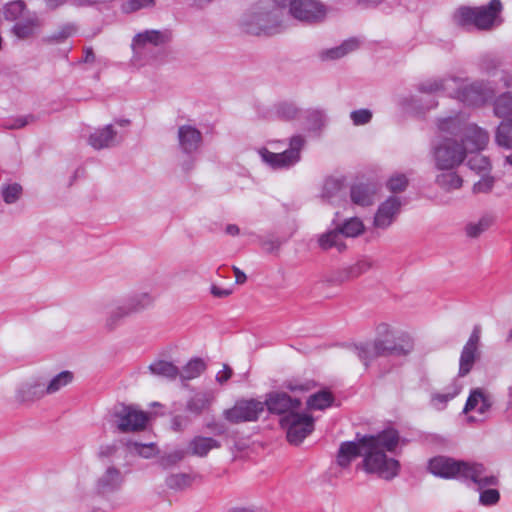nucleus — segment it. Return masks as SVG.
I'll return each mask as SVG.
<instances>
[{
    "mask_svg": "<svg viewBox=\"0 0 512 512\" xmlns=\"http://www.w3.org/2000/svg\"><path fill=\"white\" fill-rule=\"evenodd\" d=\"M376 192L374 186L370 184H354L350 190V197L354 204L360 206H370L373 204V197Z\"/></svg>",
    "mask_w": 512,
    "mask_h": 512,
    "instance_id": "25",
    "label": "nucleus"
},
{
    "mask_svg": "<svg viewBox=\"0 0 512 512\" xmlns=\"http://www.w3.org/2000/svg\"><path fill=\"white\" fill-rule=\"evenodd\" d=\"M455 85L457 89L451 95L468 106H481L495 96L494 87L487 81L477 80L462 87Z\"/></svg>",
    "mask_w": 512,
    "mask_h": 512,
    "instance_id": "9",
    "label": "nucleus"
},
{
    "mask_svg": "<svg viewBox=\"0 0 512 512\" xmlns=\"http://www.w3.org/2000/svg\"><path fill=\"white\" fill-rule=\"evenodd\" d=\"M130 315L139 313L148 307H150L154 298L146 292L133 294L123 300H121Z\"/></svg>",
    "mask_w": 512,
    "mask_h": 512,
    "instance_id": "26",
    "label": "nucleus"
},
{
    "mask_svg": "<svg viewBox=\"0 0 512 512\" xmlns=\"http://www.w3.org/2000/svg\"><path fill=\"white\" fill-rule=\"evenodd\" d=\"M36 117L32 114L26 116H19L13 119H8L3 122V127L6 129H20L29 123L35 122Z\"/></svg>",
    "mask_w": 512,
    "mask_h": 512,
    "instance_id": "52",
    "label": "nucleus"
},
{
    "mask_svg": "<svg viewBox=\"0 0 512 512\" xmlns=\"http://www.w3.org/2000/svg\"><path fill=\"white\" fill-rule=\"evenodd\" d=\"M155 0H127L122 9L125 13L136 12L143 8H151L155 6Z\"/></svg>",
    "mask_w": 512,
    "mask_h": 512,
    "instance_id": "55",
    "label": "nucleus"
},
{
    "mask_svg": "<svg viewBox=\"0 0 512 512\" xmlns=\"http://www.w3.org/2000/svg\"><path fill=\"white\" fill-rule=\"evenodd\" d=\"M305 145V138L294 135L290 139L289 148L282 153H273L266 148L260 150L262 160L274 169L288 168L300 160V152Z\"/></svg>",
    "mask_w": 512,
    "mask_h": 512,
    "instance_id": "8",
    "label": "nucleus"
},
{
    "mask_svg": "<svg viewBox=\"0 0 512 512\" xmlns=\"http://www.w3.org/2000/svg\"><path fill=\"white\" fill-rule=\"evenodd\" d=\"M429 470L432 474L450 479L458 478L471 480L479 488L498 485V478L494 475L484 476L485 467L480 463H469L453 458L438 456L429 461Z\"/></svg>",
    "mask_w": 512,
    "mask_h": 512,
    "instance_id": "3",
    "label": "nucleus"
},
{
    "mask_svg": "<svg viewBox=\"0 0 512 512\" xmlns=\"http://www.w3.org/2000/svg\"><path fill=\"white\" fill-rule=\"evenodd\" d=\"M206 369L204 361L200 358H194L190 360L182 369L179 371V375L183 380H191L201 375Z\"/></svg>",
    "mask_w": 512,
    "mask_h": 512,
    "instance_id": "40",
    "label": "nucleus"
},
{
    "mask_svg": "<svg viewBox=\"0 0 512 512\" xmlns=\"http://www.w3.org/2000/svg\"><path fill=\"white\" fill-rule=\"evenodd\" d=\"M117 429L122 433L144 430L148 422V414L133 406L121 405L114 412Z\"/></svg>",
    "mask_w": 512,
    "mask_h": 512,
    "instance_id": "13",
    "label": "nucleus"
},
{
    "mask_svg": "<svg viewBox=\"0 0 512 512\" xmlns=\"http://www.w3.org/2000/svg\"><path fill=\"white\" fill-rule=\"evenodd\" d=\"M130 316L129 312L121 301L114 304L107 312L104 327L107 331H114L126 317Z\"/></svg>",
    "mask_w": 512,
    "mask_h": 512,
    "instance_id": "27",
    "label": "nucleus"
},
{
    "mask_svg": "<svg viewBox=\"0 0 512 512\" xmlns=\"http://www.w3.org/2000/svg\"><path fill=\"white\" fill-rule=\"evenodd\" d=\"M408 186V179L404 174H396L387 182V188L393 193L403 192Z\"/></svg>",
    "mask_w": 512,
    "mask_h": 512,
    "instance_id": "53",
    "label": "nucleus"
},
{
    "mask_svg": "<svg viewBox=\"0 0 512 512\" xmlns=\"http://www.w3.org/2000/svg\"><path fill=\"white\" fill-rule=\"evenodd\" d=\"M334 395L329 390H321L309 396L307 406L313 410H324L334 403Z\"/></svg>",
    "mask_w": 512,
    "mask_h": 512,
    "instance_id": "31",
    "label": "nucleus"
},
{
    "mask_svg": "<svg viewBox=\"0 0 512 512\" xmlns=\"http://www.w3.org/2000/svg\"><path fill=\"white\" fill-rule=\"evenodd\" d=\"M74 379L71 371L65 370L55 375L50 381H46V392L48 395L58 392L63 387L69 385Z\"/></svg>",
    "mask_w": 512,
    "mask_h": 512,
    "instance_id": "34",
    "label": "nucleus"
},
{
    "mask_svg": "<svg viewBox=\"0 0 512 512\" xmlns=\"http://www.w3.org/2000/svg\"><path fill=\"white\" fill-rule=\"evenodd\" d=\"M128 446L144 458L151 457L155 451V445L153 443L141 444L138 442H130Z\"/></svg>",
    "mask_w": 512,
    "mask_h": 512,
    "instance_id": "59",
    "label": "nucleus"
},
{
    "mask_svg": "<svg viewBox=\"0 0 512 512\" xmlns=\"http://www.w3.org/2000/svg\"><path fill=\"white\" fill-rule=\"evenodd\" d=\"M210 402L211 400L206 393H197L188 400L186 409L195 415H199L209 407Z\"/></svg>",
    "mask_w": 512,
    "mask_h": 512,
    "instance_id": "43",
    "label": "nucleus"
},
{
    "mask_svg": "<svg viewBox=\"0 0 512 512\" xmlns=\"http://www.w3.org/2000/svg\"><path fill=\"white\" fill-rule=\"evenodd\" d=\"M494 178L492 176L482 177L478 182L473 185V193H489L494 186Z\"/></svg>",
    "mask_w": 512,
    "mask_h": 512,
    "instance_id": "58",
    "label": "nucleus"
},
{
    "mask_svg": "<svg viewBox=\"0 0 512 512\" xmlns=\"http://www.w3.org/2000/svg\"><path fill=\"white\" fill-rule=\"evenodd\" d=\"M298 108L292 104V103H280L276 107V116L284 121H290L297 117L298 115Z\"/></svg>",
    "mask_w": 512,
    "mask_h": 512,
    "instance_id": "48",
    "label": "nucleus"
},
{
    "mask_svg": "<svg viewBox=\"0 0 512 512\" xmlns=\"http://www.w3.org/2000/svg\"><path fill=\"white\" fill-rule=\"evenodd\" d=\"M41 23L35 13L27 12V15L17 21L12 28V32L20 39H26L33 36L39 29Z\"/></svg>",
    "mask_w": 512,
    "mask_h": 512,
    "instance_id": "23",
    "label": "nucleus"
},
{
    "mask_svg": "<svg viewBox=\"0 0 512 512\" xmlns=\"http://www.w3.org/2000/svg\"><path fill=\"white\" fill-rule=\"evenodd\" d=\"M373 266V262L369 259H362L347 268L337 271L329 281L332 284H341L355 278L367 272Z\"/></svg>",
    "mask_w": 512,
    "mask_h": 512,
    "instance_id": "21",
    "label": "nucleus"
},
{
    "mask_svg": "<svg viewBox=\"0 0 512 512\" xmlns=\"http://www.w3.org/2000/svg\"><path fill=\"white\" fill-rule=\"evenodd\" d=\"M400 436L396 429L388 428L376 435H364L361 440L364 447L363 469L385 480L395 478L400 470V463L389 458L385 451L393 452L399 444Z\"/></svg>",
    "mask_w": 512,
    "mask_h": 512,
    "instance_id": "1",
    "label": "nucleus"
},
{
    "mask_svg": "<svg viewBox=\"0 0 512 512\" xmlns=\"http://www.w3.org/2000/svg\"><path fill=\"white\" fill-rule=\"evenodd\" d=\"M281 428L286 430V437L289 443L299 445L313 432L314 418L306 413L298 412L285 418H280Z\"/></svg>",
    "mask_w": 512,
    "mask_h": 512,
    "instance_id": "10",
    "label": "nucleus"
},
{
    "mask_svg": "<svg viewBox=\"0 0 512 512\" xmlns=\"http://www.w3.org/2000/svg\"><path fill=\"white\" fill-rule=\"evenodd\" d=\"M22 191L23 189L20 184L13 183L3 186L1 189V194L5 203L13 204L20 198Z\"/></svg>",
    "mask_w": 512,
    "mask_h": 512,
    "instance_id": "47",
    "label": "nucleus"
},
{
    "mask_svg": "<svg viewBox=\"0 0 512 512\" xmlns=\"http://www.w3.org/2000/svg\"><path fill=\"white\" fill-rule=\"evenodd\" d=\"M196 477L187 473L171 474L166 478V485L173 490H183L191 486Z\"/></svg>",
    "mask_w": 512,
    "mask_h": 512,
    "instance_id": "42",
    "label": "nucleus"
},
{
    "mask_svg": "<svg viewBox=\"0 0 512 512\" xmlns=\"http://www.w3.org/2000/svg\"><path fill=\"white\" fill-rule=\"evenodd\" d=\"M27 12L26 4L22 0L12 1L4 7V17L8 21H19Z\"/></svg>",
    "mask_w": 512,
    "mask_h": 512,
    "instance_id": "38",
    "label": "nucleus"
},
{
    "mask_svg": "<svg viewBox=\"0 0 512 512\" xmlns=\"http://www.w3.org/2000/svg\"><path fill=\"white\" fill-rule=\"evenodd\" d=\"M75 31L76 28L74 25L66 24L56 34L53 35V39L57 42H62L70 37Z\"/></svg>",
    "mask_w": 512,
    "mask_h": 512,
    "instance_id": "60",
    "label": "nucleus"
},
{
    "mask_svg": "<svg viewBox=\"0 0 512 512\" xmlns=\"http://www.w3.org/2000/svg\"><path fill=\"white\" fill-rule=\"evenodd\" d=\"M262 404H264V408L266 407L270 414L285 418L298 413L301 400L291 397L286 392L272 391L266 394Z\"/></svg>",
    "mask_w": 512,
    "mask_h": 512,
    "instance_id": "12",
    "label": "nucleus"
},
{
    "mask_svg": "<svg viewBox=\"0 0 512 512\" xmlns=\"http://www.w3.org/2000/svg\"><path fill=\"white\" fill-rule=\"evenodd\" d=\"M438 129L457 137L458 142L465 149V155L468 152L483 150L489 141V135L485 130L475 124L464 123L457 117L440 119Z\"/></svg>",
    "mask_w": 512,
    "mask_h": 512,
    "instance_id": "4",
    "label": "nucleus"
},
{
    "mask_svg": "<svg viewBox=\"0 0 512 512\" xmlns=\"http://www.w3.org/2000/svg\"><path fill=\"white\" fill-rule=\"evenodd\" d=\"M437 185L447 191L450 192L452 190H456L462 187L463 179L460 175L452 170H446V172H442L436 177Z\"/></svg>",
    "mask_w": 512,
    "mask_h": 512,
    "instance_id": "32",
    "label": "nucleus"
},
{
    "mask_svg": "<svg viewBox=\"0 0 512 512\" xmlns=\"http://www.w3.org/2000/svg\"><path fill=\"white\" fill-rule=\"evenodd\" d=\"M305 118L310 131L320 130L327 121L326 112L319 108L308 109Z\"/></svg>",
    "mask_w": 512,
    "mask_h": 512,
    "instance_id": "39",
    "label": "nucleus"
},
{
    "mask_svg": "<svg viewBox=\"0 0 512 512\" xmlns=\"http://www.w3.org/2000/svg\"><path fill=\"white\" fill-rule=\"evenodd\" d=\"M363 436L364 435L357 433L355 441L341 443L337 454V463L339 466L343 468L348 467L353 459L358 456H363L364 447L361 443Z\"/></svg>",
    "mask_w": 512,
    "mask_h": 512,
    "instance_id": "19",
    "label": "nucleus"
},
{
    "mask_svg": "<svg viewBox=\"0 0 512 512\" xmlns=\"http://www.w3.org/2000/svg\"><path fill=\"white\" fill-rule=\"evenodd\" d=\"M500 81L503 83V87L512 89V74L508 71L501 70Z\"/></svg>",
    "mask_w": 512,
    "mask_h": 512,
    "instance_id": "62",
    "label": "nucleus"
},
{
    "mask_svg": "<svg viewBox=\"0 0 512 512\" xmlns=\"http://www.w3.org/2000/svg\"><path fill=\"white\" fill-rule=\"evenodd\" d=\"M413 340L405 333L396 336L391 327L380 323L376 327V337L372 342H363L354 345L358 358L368 366L378 357L406 356L413 350Z\"/></svg>",
    "mask_w": 512,
    "mask_h": 512,
    "instance_id": "2",
    "label": "nucleus"
},
{
    "mask_svg": "<svg viewBox=\"0 0 512 512\" xmlns=\"http://www.w3.org/2000/svg\"><path fill=\"white\" fill-rule=\"evenodd\" d=\"M232 374V369L227 364H224L223 370L218 372L216 375V381L219 384H224L231 378Z\"/></svg>",
    "mask_w": 512,
    "mask_h": 512,
    "instance_id": "61",
    "label": "nucleus"
},
{
    "mask_svg": "<svg viewBox=\"0 0 512 512\" xmlns=\"http://www.w3.org/2000/svg\"><path fill=\"white\" fill-rule=\"evenodd\" d=\"M122 483L121 471L114 466H110L97 479L96 490L101 495H108L120 489Z\"/></svg>",
    "mask_w": 512,
    "mask_h": 512,
    "instance_id": "18",
    "label": "nucleus"
},
{
    "mask_svg": "<svg viewBox=\"0 0 512 512\" xmlns=\"http://www.w3.org/2000/svg\"><path fill=\"white\" fill-rule=\"evenodd\" d=\"M485 487L481 488V493L479 497L480 504L484 506H492L498 503L500 499V493L497 489L489 488L484 489ZM480 490V488L478 487Z\"/></svg>",
    "mask_w": 512,
    "mask_h": 512,
    "instance_id": "51",
    "label": "nucleus"
},
{
    "mask_svg": "<svg viewBox=\"0 0 512 512\" xmlns=\"http://www.w3.org/2000/svg\"><path fill=\"white\" fill-rule=\"evenodd\" d=\"M342 189V182L338 179L329 178L325 181L323 190H322V198L331 201L335 198L338 193Z\"/></svg>",
    "mask_w": 512,
    "mask_h": 512,
    "instance_id": "49",
    "label": "nucleus"
},
{
    "mask_svg": "<svg viewBox=\"0 0 512 512\" xmlns=\"http://www.w3.org/2000/svg\"><path fill=\"white\" fill-rule=\"evenodd\" d=\"M439 132L441 140L433 146L436 167L439 170H453L466 158L465 149L458 142L457 137L440 130Z\"/></svg>",
    "mask_w": 512,
    "mask_h": 512,
    "instance_id": "7",
    "label": "nucleus"
},
{
    "mask_svg": "<svg viewBox=\"0 0 512 512\" xmlns=\"http://www.w3.org/2000/svg\"><path fill=\"white\" fill-rule=\"evenodd\" d=\"M461 389L462 386L456 380H454L449 386L445 388V392L432 394V405L438 410L444 409L447 403L460 393Z\"/></svg>",
    "mask_w": 512,
    "mask_h": 512,
    "instance_id": "28",
    "label": "nucleus"
},
{
    "mask_svg": "<svg viewBox=\"0 0 512 512\" xmlns=\"http://www.w3.org/2000/svg\"><path fill=\"white\" fill-rule=\"evenodd\" d=\"M211 294L217 298H224L231 294L230 290L222 289L216 285L211 286Z\"/></svg>",
    "mask_w": 512,
    "mask_h": 512,
    "instance_id": "63",
    "label": "nucleus"
},
{
    "mask_svg": "<svg viewBox=\"0 0 512 512\" xmlns=\"http://www.w3.org/2000/svg\"><path fill=\"white\" fill-rule=\"evenodd\" d=\"M478 66L482 73L494 77L502 67V60L495 55L486 54L479 59Z\"/></svg>",
    "mask_w": 512,
    "mask_h": 512,
    "instance_id": "36",
    "label": "nucleus"
},
{
    "mask_svg": "<svg viewBox=\"0 0 512 512\" xmlns=\"http://www.w3.org/2000/svg\"><path fill=\"white\" fill-rule=\"evenodd\" d=\"M401 201L396 196H390L385 202H383L374 217V225L380 229L388 228L396 219L400 212Z\"/></svg>",
    "mask_w": 512,
    "mask_h": 512,
    "instance_id": "16",
    "label": "nucleus"
},
{
    "mask_svg": "<svg viewBox=\"0 0 512 512\" xmlns=\"http://www.w3.org/2000/svg\"><path fill=\"white\" fill-rule=\"evenodd\" d=\"M178 142L183 153L192 155L202 145V133L194 126L182 125L178 128Z\"/></svg>",
    "mask_w": 512,
    "mask_h": 512,
    "instance_id": "17",
    "label": "nucleus"
},
{
    "mask_svg": "<svg viewBox=\"0 0 512 512\" xmlns=\"http://www.w3.org/2000/svg\"><path fill=\"white\" fill-rule=\"evenodd\" d=\"M341 236L357 237L364 231V225L359 218L353 217L346 220L341 226L337 227Z\"/></svg>",
    "mask_w": 512,
    "mask_h": 512,
    "instance_id": "44",
    "label": "nucleus"
},
{
    "mask_svg": "<svg viewBox=\"0 0 512 512\" xmlns=\"http://www.w3.org/2000/svg\"><path fill=\"white\" fill-rule=\"evenodd\" d=\"M263 411L264 404H262V401L256 399H242L236 401L232 408L224 410L223 416L230 423L238 424L257 421Z\"/></svg>",
    "mask_w": 512,
    "mask_h": 512,
    "instance_id": "11",
    "label": "nucleus"
},
{
    "mask_svg": "<svg viewBox=\"0 0 512 512\" xmlns=\"http://www.w3.org/2000/svg\"><path fill=\"white\" fill-rule=\"evenodd\" d=\"M220 447L221 443L214 438L195 436L188 444L187 453L193 456L205 457L212 449Z\"/></svg>",
    "mask_w": 512,
    "mask_h": 512,
    "instance_id": "24",
    "label": "nucleus"
},
{
    "mask_svg": "<svg viewBox=\"0 0 512 512\" xmlns=\"http://www.w3.org/2000/svg\"><path fill=\"white\" fill-rule=\"evenodd\" d=\"M186 454H187V452L185 450H182V449L174 450L170 453L163 455L159 460V465L163 469H168V468L176 465L181 460H183Z\"/></svg>",
    "mask_w": 512,
    "mask_h": 512,
    "instance_id": "50",
    "label": "nucleus"
},
{
    "mask_svg": "<svg viewBox=\"0 0 512 512\" xmlns=\"http://www.w3.org/2000/svg\"><path fill=\"white\" fill-rule=\"evenodd\" d=\"M467 165L471 170H475L477 172H484L490 169V162L488 158L480 154L472 156L468 160Z\"/></svg>",
    "mask_w": 512,
    "mask_h": 512,
    "instance_id": "56",
    "label": "nucleus"
},
{
    "mask_svg": "<svg viewBox=\"0 0 512 512\" xmlns=\"http://www.w3.org/2000/svg\"><path fill=\"white\" fill-rule=\"evenodd\" d=\"M492 222V217L484 216L480 218L477 223L468 224L466 226V234L471 238H476L486 231L491 226Z\"/></svg>",
    "mask_w": 512,
    "mask_h": 512,
    "instance_id": "46",
    "label": "nucleus"
},
{
    "mask_svg": "<svg viewBox=\"0 0 512 512\" xmlns=\"http://www.w3.org/2000/svg\"><path fill=\"white\" fill-rule=\"evenodd\" d=\"M481 328L479 325L474 326L473 331L463 346L459 359V377H465L472 370L475 362L480 358L479 350Z\"/></svg>",
    "mask_w": 512,
    "mask_h": 512,
    "instance_id": "14",
    "label": "nucleus"
},
{
    "mask_svg": "<svg viewBox=\"0 0 512 512\" xmlns=\"http://www.w3.org/2000/svg\"><path fill=\"white\" fill-rule=\"evenodd\" d=\"M502 11L500 0H491L480 7L462 6L453 15V21L460 27L474 26L479 30H490Z\"/></svg>",
    "mask_w": 512,
    "mask_h": 512,
    "instance_id": "5",
    "label": "nucleus"
},
{
    "mask_svg": "<svg viewBox=\"0 0 512 512\" xmlns=\"http://www.w3.org/2000/svg\"><path fill=\"white\" fill-rule=\"evenodd\" d=\"M117 132L112 124H108L101 129L95 130L88 139L89 145L96 150L110 148L118 144Z\"/></svg>",
    "mask_w": 512,
    "mask_h": 512,
    "instance_id": "20",
    "label": "nucleus"
},
{
    "mask_svg": "<svg viewBox=\"0 0 512 512\" xmlns=\"http://www.w3.org/2000/svg\"><path fill=\"white\" fill-rule=\"evenodd\" d=\"M492 407L491 397L484 392L481 388L471 390L470 395L466 401L463 409L464 413L472 410H477L480 414H485Z\"/></svg>",
    "mask_w": 512,
    "mask_h": 512,
    "instance_id": "22",
    "label": "nucleus"
},
{
    "mask_svg": "<svg viewBox=\"0 0 512 512\" xmlns=\"http://www.w3.org/2000/svg\"><path fill=\"white\" fill-rule=\"evenodd\" d=\"M350 118L355 126L368 124L372 119V112L369 109L354 110Z\"/></svg>",
    "mask_w": 512,
    "mask_h": 512,
    "instance_id": "57",
    "label": "nucleus"
},
{
    "mask_svg": "<svg viewBox=\"0 0 512 512\" xmlns=\"http://www.w3.org/2000/svg\"><path fill=\"white\" fill-rule=\"evenodd\" d=\"M207 427L214 431L216 435H223L226 432L225 426L216 422L208 423Z\"/></svg>",
    "mask_w": 512,
    "mask_h": 512,
    "instance_id": "64",
    "label": "nucleus"
},
{
    "mask_svg": "<svg viewBox=\"0 0 512 512\" xmlns=\"http://www.w3.org/2000/svg\"><path fill=\"white\" fill-rule=\"evenodd\" d=\"M279 8H287L288 15L306 24L323 22L328 14V7L320 0H274Z\"/></svg>",
    "mask_w": 512,
    "mask_h": 512,
    "instance_id": "6",
    "label": "nucleus"
},
{
    "mask_svg": "<svg viewBox=\"0 0 512 512\" xmlns=\"http://www.w3.org/2000/svg\"><path fill=\"white\" fill-rule=\"evenodd\" d=\"M496 142L499 146L512 148V117L503 120L498 126Z\"/></svg>",
    "mask_w": 512,
    "mask_h": 512,
    "instance_id": "37",
    "label": "nucleus"
},
{
    "mask_svg": "<svg viewBox=\"0 0 512 512\" xmlns=\"http://www.w3.org/2000/svg\"><path fill=\"white\" fill-rule=\"evenodd\" d=\"M45 395H48L46 380L43 377H35L19 386L16 391V400L20 403H31Z\"/></svg>",
    "mask_w": 512,
    "mask_h": 512,
    "instance_id": "15",
    "label": "nucleus"
},
{
    "mask_svg": "<svg viewBox=\"0 0 512 512\" xmlns=\"http://www.w3.org/2000/svg\"><path fill=\"white\" fill-rule=\"evenodd\" d=\"M284 386L291 392H308L315 388L316 383L312 380H289L285 382Z\"/></svg>",
    "mask_w": 512,
    "mask_h": 512,
    "instance_id": "54",
    "label": "nucleus"
},
{
    "mask_svg": "<svg viewBox=\"0 0 512 512\" xmlns=\"http://www.w3.org/2000/svg\"><path fill=\"white\" fill-rule=\"evenodd\" d=\"M149 370L156 376L176 379L179 375V369L171 362L159 360L149 365Z\"/></svg>",
    "mask_w": 512,
    "mask_h": 512,
    "instance_id": "33",
    "label": "nucleus"
},
{
    "mask_svg": "<svg viewBox=\"0 0 512 512\" xmlns=\"http://www.w3.org/2000/svg\"><path fill=\"white\" fill-rule=\"evenodd\" d=\"M494 113L497 117L506 118L512 114V94L505 92L494 102Z\"/></svg>",
    "mask_w": 512,
    "mask_h": 512,
    "instance_id": "41",
    "label": "nucleus"
},
{
    "mask_svg": "<svg viewBox=\"0 0 512 512\" xmlns=\"http://www.w3.org/2000/svg\"><path fill=\"white\" fill-rule=\"evenodd\" d=\"M342 237L340 231L337 228L330 230L326 233H323L319 239V246L323 250H329L335 247L339 252H342L346 249L345 243L342 241Z\"/></svg>",
    "mask_w": 512,
    "mask_h": 512,
    "instance_id": "30",
    "label": "nucleus"
},
{
    "mask_svg": "<svg viewBox=\"0 0 512 512\" xmlns=\"http://www.w3.org/2000/svg\"><path fill=\"white\" fill-rule=\"evenodd\" d=\"M166 40V36L158 31V30H147L145 32L139 33L135 36L133 45L134 47L143 46L146 43H151L155 46H158L164 43Z\"/></svg>",
    "mask_w": 512,
    "mask_h": 512,
    "instance_id": "35",
    "label": "nucleus"
},
{
    "mask_svg": "<svg viewBox=\"0 0 512 512\" xmlns=\"http://www.w3.org/2000/svg\"><path fill=\"white\" fill-rule=\"evenodd\" d=\"M458 81H460V79L456 77L429 79L419 84L418 89L423 93L446 92L452 88L451 84H457Z\"/></svg>",
    "mask_w": 512,
    "mask_h": 512,
    "instance_id": "29",
    "label": "nucleus"
},
{
    "mask_svg": "<svg viewBox=\"0 0 512 512\" xmlns=\"http://www.w3.org/2000/svg\"><path fill=\"white\" fill-rule=\"evenodd\" d=\"M358 47L355 39L344 41L340 46L331 48L323 53L325 59H339Z\"/></svg>",
    "mask_w": 512,
    "mask_h": 512,
    "instance_id": "45",
    "label": "nucleus"
}]
</instances>
